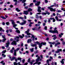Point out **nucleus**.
Segmentation results:
<instances>
[{
	"instance_id": "obj_40",
	"label": "nucleus",
	"mask_w": 65,
	"mask_h": 65,
	"mask_svg": "<svg viewBox=\"0 0 65 65\" xmlns=\"http://www.w3.org/2000/svg\"><path fill=\"white\" fill-rule=\"evenodd\" d=\"M6 24L7 25H9V22H7L6 23Z\"/></svg>"
},
{
	"instance_id": "obj_63",
	"label": "nucleus",
	"mask_w": 65,
	"mask_h": 65,
	"mask_svg": "<svg viewBox=\"0 0 65 65\" xmlns=\"http://www.w3.org/2000/svg\"><path fill=\"white\" fill-rule=\"evenodd\" d=\"M24 8H25V9H27V8H28V7L27 6L25 7H24Z\"/></svg>"
},
{
	"instance_id": "obj_51",
	"label": "nucleus",
	"mask_w": 65,
	"mask_h": 65,
	"mask_svg": "<svg viewBox=\"0 0 65 65\" xmlns=\"http://www.w3.org/2000/svg\"><path fill=\"white\" fill-rule=\"evenodd\" d=\"M13 5H11L10 6V7H11V8H12V7H13Z\"/></svg>"
},
{
	"instance_id": "obj_37",
	"label": "nucleus",
	"mask_w": 65,
	"mask_h": 65,
	"mask_svg": "<svg viewBox=\"0 0 65 65\" xmlns=\"http://www.w3.org/2000/svg\"><path fill=\"white\" fill-rule=\"evenodd\" d=\"M57 11V12H62V11H61V10H58V11Z\"/></svg>"
},
{
	"instance_id": "obj_12",
	"label": "nucleus",
	"mask_w": 65,
	"mask_h": 65,
	"mask_svg": "<svg viewBox=\"0 0 65 65\" xmlns=\"http://www.w3.org/2000/svg\"><path fill=\"white\" fill-rule=\"evenodd\" d=\"M38 12H41V10H40V9H41V7L39 6H38Z\"/></svg>"
},
{
	"instance_id": "obj_17",
	"label": "nucleus",
	"mask_w": 65,
	"mask_h": 65,
	"mask_svg": "<svg viewBox=\"0 0 65 65\" xmlns=\"http://www.w3.org/2000/svg\"><path fill=\"white\" fill-rule=\"evenodd\" d=\"M40 3V2H39L37 3H36L35 5L36 6H38L39 5V4Z\"/></svg>"
},
{
	"instance_id": "obj_16",
	"label": "nucleus",
	"mask_w": 65,
	"mask_h": 65,
	"mask_svg": "<svg viewBox=\"0 0 65 65\" xmlns=\"http://www.w3.org/2000/svg\"><path fill=\"white\" fill-rule=\"evenodd\" d=\"M32 41V40L31 39H28L27 41V43H28L31 42Z\"/></svg>"
},
{
	"instance_id": "obj_36",
	"label": "nucleus",
	"mask_w": 65,
	"mask_h": 65,
	"mask_svg": "<svg viewBox=\"0 0 65 65\" xmlns=\"http://www.w3.org/2000/svg\"><path fill=\"white\" fill-rule=\"evenodd\" d=\"M2 56H3L4 57H6V55H5L4 54H2Z\"/></svg>"
},
{
	"instance_id": "obj_20",
	"label": "nucleus",
	"mask_w": 65,
	"mask_h": 65,
	"mask_svg": "<svg viewBox=\"0 0 65 65\" xmlns=\"http://www.w3.org/2000/svg\"><path fill=\"white\" fill-rule=\"evenodd\" d=\"M37 44H32L31 45V46H32V47H34V46H37Z\"/></svg>"
},
{
	"instance_id": "obj_29",
	"label": "nucleus",
	"mask_w": 65,
	"mask_h": 65,
	"mask_svg": "<svg viewBox=\"0 0 65 65\" xmlns=\"http://www.w3.org/2000/svg\"><path fill=\"white\" fill-rule=\"evenodd\" d=\"M30 50L31 52H33L34 51V49L33 48L30 49Z\"/></svg>"
},
{
	"instance_id": "obj_32",
	"label": "nucleus",
	"mask_w": 65,
	"mask_h": 65,
	"mask_svg": "<svg viewBox=\"0 0 65 65\" xmlns=\"http://www.w3.org/2000/svg\"><path fill=\"white\" fill-rule=\"evenodd\" d=\"M33 2L34 3H36L38 2V1H36V0H34Z\"/></svg>"
},
{
	"instance_id": "obj_22",
	"label": "nucleus",
	"mask_w": 65,
	"mask_h": 65,
	"mask_svg": "<svg viewBox=\"0 0 65 65\" xmlns=\"http://www.w3.org/2000/svg\"><path fill=\"white\" fill-rule=\"evenodd\" d=\"M32 11V9L30 8H29L28 10V11H29V12H30V11Z\"/></svg>"
},
{
	"instance_id": "obj_53",
	"label": "nucleus",
	"mask_w": 65,
	"mask_h": 65,
	"mask_svg": "<svg viewBox=\"0 0 65 65\" xmlns=\"http://www.w3.org/2000/svg\"><path fill=\"white\" fill-rule=\"evenodd\" d=\"M39 18L40 19H42V16H40L39 17Z\"/></svg>"
},
{
	"instance_id": "obj_5",
	"label": "nucleus",
	"mask_w": 65,
	"mask_h": 65,
	"mask_svg": "<svg viewBox=\"0 0 65 65\" xmlns=\"http://www.w3.org/2000/svg\"><path fill=\"white\" fill-rule=\"evenodd\" d=\"M5 35H2V37L3 38H4L2 40V41H3V42H4L5 41H6V39L5 38Z\"/></svg>"
},
{
	"instance_id": "obj_30",
	"label": "nucleus",
	"mask_w": 65,
	"mask_h": 65,
	"mask_svg": "<svg viewBox=\"0 0 65 65\" xmlns=\"http://www.w3.org/2000/svg\"><path fill=\"white\" fill-rule=\"evenodd\" d=\"M55 19L57 21H59V19H58V17L56 16L55 17Z\"/></svg>"
},
{
	"instance_id": "obj_21",
	"label": "nucleus",
	"mask_w": 65,
	"mask_h": 65,
	"mask_svg": "<svg viewBox=\"0 0 65 65\" xmlns=\"http://www.w3.org/2000/svg\"><path fill=\"white\" fill-rule=\"evenodd\" d=\"M60 43L59 42H57V43H55V46H57L58 45V44H60Z\"/></svg>"
},
{
	"instance_id": "obj_57",
	"label": "nucleus",
	"mask_w": 65,
	"mask_h": 65,
	"mask_svg": "<svg viewBox=\"0 0 65 65\" xmlns=\"http://www.w3.org/2000/svg\"><path fill=\"white\" fill-rule=\"evenodd\" d=\"M56 21V20L54 19H53V22H55Z\"/></svg>"
},
{
	"instance_id": "obj_33",
	"label": "nucleus",
	"mask_w": 65,
	"mask_h": 65,
	"mask_svg": "<svg viewBox=\"0 0 65 65\" xmlns=\"http://www.w3.org/2000/svg\"><path fill=\"white\" fill-rule=\"evenodd\" d=\"M51 61V59H50L49 60H47V62L48 63V62H49L50 61Z\"/></svg>"
},
{
	"instance_id": "obj_55",
	"label": "nucleus",
	"mask_w": 65,
	"mask_h": 65,
	"mask_svg": "<svg viewBox=\"0 0 65 65\" xmlns=\"http://www.w3.org/2000/svg\"><path fill=\"white\" fill-rule=\"evenodd\" d=\"M56 38H57V37H54L53 38V40H55V39H56Z\"/></svg>"
},
{
	"instance_id": "obj_39",
	"label": "nucleus",
	"mask_w": 65,
	"mask_h": 65,
	"mask_svg": "<svg viewBox=\"0 0 65 65\" xmlns=\"http://www.w3.org/2000/svg\"><path fill=\"white\" fill-rule=\"evenodd\" d=\"M24 18V17H20L18 18V19H23V18Z\"/></svg>"
},
{
	"instance_id": "obj_28",
	"label": "nucleus",
	"mask_w": 65,
	"mask_h": 65,
	"mask_svg": "<svg viewBox=\"0 0 65 65\" xmlns=\"http://www.w3.org/2000/svg\"><path fill=\"white\" fill-rule=\"evenodd\" d=\"M16 32H17L18 33H20V31L19 30H16Z\"/></svg>"
},
{
	"instance_id": "obj_59",
	"label": "nucleus",
	"mask_w": 65,
	"mask_h": 65,
	"mask_svg": "<svg viewBox=\"0 0 65 65\" xmlns=\"http://www.w3.org/2000/svg\"><path fill=\"white\" fill-rule=\"evenodd\" d=\"M25 36V37H27H27L29 38V37H31V36H28V37L27 36Z\"/></svg>"
},
{
	"instance_id": "obj_10",
	"label": "nucleus",
	"mask_w": 65,
	"mask_h": 65,
	"mask_svg": "<svg viewBox=\"0 0 65 65\" xmlns=\"http://www.w3.org/2000/svg\"><path fill=\"white\" fill-rule=\"evenodd\" d=\"M12 45H17V42L16 41H14L11 43Z\"/></svg>"
},
{
	"instance_id": "obj_24",
	"label": "nucleus",
	"mask_w": 65,
	"mask_h": 65,
	"mask_svg": "<svg viewBox=\"0 0 65 65\" xmlns=\"http://www.w3.org/2000/svg\"><path fill=\"white\" fill-rule=\"evenodd\" d=\"M55 42H54L53 43H52V42H49V43H50V44H52L53 45H54V44H55Z\"/></svg>"
},
{
	"instance_id": "obj_3",
	"label": "nucleus",
	"mask_w": 65,
	"mask_h": 65,
	"mask_svg": "<svg viewBox=\"0 0 65 65\" xmlns=\"http://www.w3.org/2000/svg\"><path fill=\"white\" fill-rule=\"evenodd\" d=\"M49 32L50 33H57L58 34V32L57 30H56L53 31L52 30H49Z\"/></svg>"
},
{
	"instance_id": "obj_11",
	"label": "nucleus",
	"mask_w": 65,
	"mask_h": 65,
	"mask_svg": "<svg viewBox=\"0 0 65 65\" xmlns=\"http://www.w3.org/2000/svg\"><path fill=\"white\" fill-rule=\"evenodd\" d=\"M21 60H22V59H21V58L18 57L17 58V59H15V60L16 62H17V60H20V62H21Z\"/></svg>"
},
{
	"instance_id": "obj_62",
	"label": "nucleus",
	"mask_w": 65,
	"mask_h": 65,
	"mask_svg": "<svg viewBox=\"0 0 65 65\" xmlns=\"http://www.w3.org/2000/svg\"><path fill=\"white\" fill-rule=\"evenodd\" d=\"M59 36L60 37H62V35L60 34L59 35Z\"/></svg>"
},
{
	"instance_id": "obj_27",
	"label": "nucleus",
	"mask_w": 65,
	"mask_h": 65,
	"mask_svg": "<svg viewBox=\"0 0 65 65\" xmlns=\"http://www.w3.org/2000/svg\"><path fill=\"white\" fill-rule=\"evenodd\" d=\"M16 10L18 12H19V11H20V10L19 9H18V8H16Z\"/></svg>"
},
{
	"instance_id": "obj_2",
	"label": "nucleus",
	"mask_w": 65,
	"mask_h": 65,
	"mask_svg": "<svg viewBox=\"0 0 65 65\" xmlns=\"http://www.w3.org/2000/svg\"><path fill=\"white\" fill-rule=\"evenodd\" d=\"M39 61H41V59H40V57L39 56L38 57L37 59L36 60V62L34 63L33 65H35L36 64H38V65H40L41 64V62H38Z\"/></svg>"
},
{
	"instance_id": "obj_13",
	"label": "nucleus",
	"mask_w": 65,
	"mask_h": 65,
	"mask_svg": "<svg viewBox=\"0 0 65 65\" xmlns=\"http://www.w3.org/2000/svg\"><path fill=\"white\" fill-rule=\"evenodd\" d=\"M62 51V49H57V51L56 52V53H60V52H61Z\"/></svg>"
},
{
	"instance_id": "obj_42",
	"label": "nucleus",
	"mask_w": 65,
	"mask_h": 65,
	"mask_svg": "<svg viewBox=\"0 0 65 65\" xmlns=\"http://www.w3.org/2000/svg\"><path fill=\"white\" fill-rule=\"evenodd\" d=\"M14 65H18V63L16 62H14Z\"/></svg>"
},
{
	"instance_id": "obj_1",
	"label": "nucleus",
	"mask_w": 65,
	"mask_h": 65,
	"mask_svg": "<svg viewBox=\"0 0 65 65\" xmlns=\"http://www.w3.org/2000/svg\"><path fill=\"white\" fill-rule=\"evenodd\" d=\"M36 43L38 44L39 45V48H41V46H42V45H45L46 44V43L44 42H42L41 43H39V42L38 41H36V42L34 43Z\"/></svg>"
},
{
	"instance_id": "obj_58",
	"label": "nucleus",
	"mask_w": 65,
	"mask_h": 65,
	"mask_svg": "<svg viewBox=\"0 0 65 65\" xmlns=\"http://www.w3.org/2000/svg\"><path fill=\"white\" fill-rule=\"evenodd\" d=\"M25 36V37H27H27L29 38V37H31V36H28V37L27 36Z\"/></svg>"
},
{
	"instance_id": "obj_56",
	"label": "nucleus",
	"mask_w": 65,
	"mask_h": 65,
	"mask_svg": "<svg viewBox=\"0 0 65 65\" xmlns=\"http://www.w3.org/2000/svg\"><path fill=\"white\" fill-rule=\"evenodd\" d=\"M3 29L2 28L0 27V31H2V30H3Z\"/></svg>"
},
{
	"instance_id": "obj_35",
	"label": "nucleus",
	"mask_w": 65,
	"mask_h": 65,
	"mask_svg": "<svg viewBox=\"0 0 65 65\" xmlns=\"http://www.w3.org/2000/svg\"><path fill=\"white\" fill-rule=\"evenodd\" d=\"M6 52V50H4L2 52V53H4V54H5Z\"/></svg>"
},
{
	"instance_id": "obj_8",
	"label": "nucleus",
	"mask_w": 65,
	"mask_h": 65,
	"mask_svg": "<svg viewBox=\"0 0 65 65\" xmlns=\"http://www.w3.org/2000/svg\"><path fill=\"white\" fill-rule=\"evenodd\" d=\"M11 21H12V25H13V27H16L17 26V25L14 24L15 23L14 22V21L13 20H11Z\"/></svg>"
},
{
	"instance_id": "obj_31",
	"label": "nucleus",
	"mask_w": 65,
	"mask_h": 65,
	"mask_svg": "<svg viewBox=\"0 0 65 65\" xmlns=\"http://www.w3.org/2000/svg\"><path fill=\"white\" fill-rule=\"evenodd\" d=\"M20 38V37L18 36L14 38V39L15 40H16L17 39V38H18V39H19Z\"/></svg>"
},
{
	"instance_id": "obj_43",
	"label": "nucleus",
	"mask_w": 65,
	"mask_h": 65,
	"mask_svg": "<svg viewBox=\"0 0 65 65\" xmlns=\"http://www.w3.org/2000/svg\"><path fill=\"white\" fill-rule=\"evenodd\" d=\"M44 29L45 30H46L47 29V26H45Z\"/></svg>"
},
{
	"instance_id": "obj_45",
	"label": "nucleus",
	"mask_w": 65,
	"mask_h": 65,
	"mask_svg": "<svg viewBox=\"0 0 65 65\" xmlns=\"http://www.w3.org/2000/svg\"><path fill=\"white\" fill-rule=\"evenodd\" d=\"M48 23H50V22H51V20L50 19H48Z\"/></svg>"
},
{
	"instance_id": "obj_44",
	"label": "nucleus",
	"mask_w": 65,
	"mask_h": 65,
	"mask_svg": "<svg viewBox=\"0 0 65 65\" xmlns=\"http://www.w3.org/2000/svg\"><path fill=\"white\" fill-rule=\"evenodd\" d=\"M36 19H38L39 18V17H38L37 15L36 14Z\"/></svg>"
},
{
	"instance_id": "obj_49",
	"label": "nucleus",
	"mask_w": 65,
	"mask_h": 65,
	"mask_svg": "<svg viewBox=\"0 0 65 65\" xmlns=\"http://www.w3.org/2000/svg\"><path fill=\"white\" fill-rule=\"evenodd\" d=\"M45 3H47L48 2V1H47V0H45Z\"/></svg>"
},
{
	"instance_id": "obj_50",
	"label": "nucleus",
	"mask_w": 65,
	"mask_h": 65,
	"mask_svg": "<svg viewBox=\"0 0 65 65\" xmlns=\"http://www.w3.org/2000/svg\"><path fill=\"white\" fill-rule=\"evenodd\" d=\"M30 58H29L28 60V62H29V63H30Z\"/></svg>"
},
{
	"instance_id": "obj_64",
	"label": "nucleus",
	"mask_w": 65,
	"mask_h": 65,
	"mask_svg": "<svg viewBox=\"0 0 65 65\" xmlns=\"http://www.w3.org/2000/svg\"><path fill=\"white\" fill-rule=\"evenodd\" d=\"M27 64H28V63H26L24 65H27Z\"/></svg>"
},
{
	"instance_id": "obj_48",
	"label": "nucleus",
	"mask_w": 65,
	"mask_h": 65,
	"mask_svg": "<svg viewBox=\"0 0 65 65\" xmlns=\"http://www.w3.org/2000/svg\"><path fill=\"white\" fill-rule=\"evenodd\" d=\"M45 8H46L45 7H44V8H42V10H44V9H45Z\"/></svg>"
},
{
	"instance_id": "obj_15",
	"label": "nucleus",
	"mask_w": 65,
	"mask_h": 65,
	"mask_svg": "<svg viewBox=\"0 0 65 65\" xmlns=\"http://www.w3.org/2000/svg\"><path fill=\"white\" fill-rule=\"evenodd\" d=\"M6 44L7 45L6 46V47L7 48H8V46H9V42H8L7 43H6Z\"/></svg>"
},
{
	"instance_id": "obj_9",
	"label": "nucleus",
	"mask_w": 65,
	"mask_h": 65,
	"mask_svg": "<svg viewBox=\"0 0 65 65\" xmlns=\"http://www.w3.org/2000/svg\"><path fill=\"white\" fill-rule=\"evenodd\" d=\"M23 21L24 22L22 23H19L20 25H25L26 24V21Z\"/></svg>"
},
{
	"instance_id": "obj_41",
	"label": "nucleus",
	"mask_w": 65,
	"mask_h": 65,
	"mask_svg": "<svg viewBox=\"0 0 65 65\" xmlns=\"http://www.w3.org/2000/svg\"><path fill=\"white\" fill-rule=\"evenodd\" d=\"M19 36L21 38H23V37H22V36L19 35Z\"/></svg>"
},
{
	"instance_id": "obj_4",
	"label": "nucleus",
	"mask_w": 65,
	"mask_h": 65,
	"mask_svg": "<svg viewBox=\"0 0 65 65\" xmlns=\"http://www.w3.org/2000/svg\"><path fill=\"white\" fill-rule=\"evenodd\" d=\"M29 31H30V30L28 29L27 30V31H25V33L27 35H28V36H29V35H31V34L29 33Z\"/></svg>"
},
{
	"instance_id": "obj_18",
	"label": "nucleus",
	"mask_w": 65,
	"mask_h": 65,
	"mask_svg": "<svg viewBox=\"0 0 65 65\" xmlns=\"http://www.w3.org/2000/svg\"><path fill=\"white\" fill-rule=\"evenodd\" d=\"M31 39H32L33 40H34V38H35V37L34 35H32L31 37Z\"/></svg>"
},
{
	"instance_id": "obj_23",
	"label": "nucleus",
	"mask_w": 65,
	"mask_h": 65,
	"mask_svg": "<svg viewBox=\"0 0 65 65\" xmlns=\"http://www.w3.org/2000/svg\"><path fill=\"white\" fill-rule=\"evenodd\" d=\"M64 59H63L62 60V61H61V63H62V64H64V61H64Z\"/></svg>"
},
{
	"instance_id": "obj_61",
	"label": "nucleus",
	"mask_w": 65,
	"mask_h": 65,
	"mask_svg": "<svg viewBox=\"0 0 65 65\" xmlns=\"http://www.w3.org/2000/svg\"><path fill=\"white\" fill-rule=\"evenodd\" d=\"M54 19V18H50V20H53V19Z\"/></svg>"
},
{
	"instance_id": "obj_46",
	"label": "nucleus",
	"mask_w": 65,
	"mask_h": 65,
	"mask_svg": "<svg viewBox=\"0 0 65 65\" xmlns=\"http://www.w3.org/2000/svg\"><path fill=\"white\" fill-rule=\"evenodd\" d=\"M25 59H23L22 61V63H24V62H25Z\"/></svg>"
},
{
	"instance_id": "obj_34",
	"label": "nucleus",
	"mask_w": 65,
	"mask_h": 65,
	"mask_svg": "<svg viewBox=\"0 0 65 65\" xmlns=\"http://www.w3.org/2000/svg\"><path fill=\"white\" fill-rule=\"evenodd\" d=\"M33 3H31L30 4V6H33Z\"/></svg>"
},
{
	"instance_id": "obj_60",
	"label": "nucleus",
	"mask_w": 65,
	"mask_h": 65,
	"mask_svg": "<svg viewBox=\"0 0 65 65\" xmlns=\"http://www.w3.org/2000/svg\"><path fill=\"white\" fill-rule=\"evenodd\" d=\"M24 18L25 19H27V17H26V16L25 15H24Z\"/></svg>"
},
{
	"instance_id": "obj_26",
	"label": "nucleus",
	"mask_w": 65,
	"mask_h": 65,
	"mask_svg": "<svg viewBox=\"0 0 65 65\" xmlns=\"http://www.w3.org/2000/svg\"><path fill=\"white\" fill-rule=\"evenodd\" d=\"M35 62V60H32V62H30V63L32 65V64H33V62Z\"/></svg>"
},
{
	"instance_id": "obj_7",
	"label": "nucleus",
	"mask_w": 65,
	"mask_h": 65,
	"mask_svg": "<svg viewBox=\"0 0 65 65\" xmlns=\"http://www.w3.org/2000/svg\"><path fill=\"white\" fill-rule=\"evenodd\" d=\"M48 8L50 9L51 11H55L56 10L53 9V8H51L50 7H48Z\"/></svg>"
},
{
	"instance_id": "obj_19",
	"label": "nucleus",
	"mask_w": 65,
	"mask_h": 65,
	"mask_svg": "<svg viewBox=\"0 0 65 65\" xmlns=\"http://www.w3.org/2000/svg\"><path fill=\"white\" fill-rule=\"evenodd\" d=\"M9 58L10 59H11V61H13V60H14V59H15V57H13L12 59H11V57H10Z\"/></svg>"
},
{
	"instance_id": "obj_25",
	"label": "nucleus",
	"mask_w": 65,
	"mask_h": 65,
	"mask_svg": "<svg viewBox=\"0 0 65 65\" xmlns=\"http://www.w3.org/2000/svg\"><path fill=\"white\" fill-rule=\"evenodd\" d=\"M41 14L42 15H46L47 14V13L46 12H43L41 13Z\"/></svg>"
},
{
	"instance_id": "obj_6",
	"label": "nucleus",
	"mask_w": 65,
	"mask_h": 65,
	"mask_svg": "<svg viewBox=\"0 0 65 65\" xmlns=\"http://www.w3.org/2000/svg\"><path fill=\"white\" fill-rule=\"evenodd\" d=\"M19 50L20 48H17L16 50H14V56H16V55H17V53H16V52H17V51H19Z\"/></svg>"
},
{
	"instance_id": "obj_47",
	"label": "nucleus",
	"mask_w": 65,
	"mask_h": 65,
	"mask_svg": "<svg viewBox=\"0 0 65 65\" xmlns=\"http://www.w3.org/2000/svg\"><path fill=\"white\" fill-rule=\"evenodd\" d=\"M26 0H23L22 1L23 3H24L25 2H26Z\"/></svg>"
},
{
	"instance_id": "obj_52",
	"label": "nucleus",
	"mask_w": 65,
	"mask_h": 65,
	"mask_svg": "<svg viewBox=\"0 0 65 65\" xmlns=\"http://www.w3.org/2000/svg\"><path fill=\"white\" fill-rule=\"evenodd\" d=\"M35 54H37L38 53V51H35Z\"/></svg>"
},
{
	"instance_id": "obj_14",
	"label": "nucleus",
	"mask_w": 65,
	"mask_h": 65,
	"mask_svg": "<svg viewBox=\"0 0 65 65\" xmlns=\"http://www.w3.org/2000/svg\"><path fill=\"white\" fill-rule=\"evenodd\" d=\"M24 13L23 14H25L26 15H27L28 14V11H24Z\"/></svg>"
},
{
	"instance_id": "obj_38",
	"label": "nucleus",
	"mask_w": 65,
	"mask_h": 65,
	"mask_svg": "<svg viewBox=\"0 0 65 65\" xmlns=\"http://www.w3.org/2000/svg\"><path fill=\"white\" fill-rule=\"evenodd\" d=\"M1 18L3 19H4V20H5V19H6L4 17H1Z\"/></svg>"
},
{
	"instance_id": "obj_54",
	"label": "nucleus",
	"mask_w": 65,
	"mask_h": 65,
	"mask_svg": "<svg viewBox=\"0 0 65 65\" xmlns=\"http://www.w3.org/2000/svg\"><path fill=\"white\" fill-rule=\"evenodd\" d=\"M62 43L63 45L65 44V42H62Z\"/></svg>"
}]
</instances>
